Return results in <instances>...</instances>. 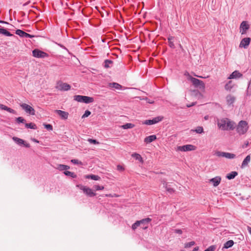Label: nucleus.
Here are the masks:
<instances>
[{
  "label": "nucleus",
  "instance_id": "0e129e2a",
  "mask_svg": "<svg viewBox=\"0 0 251 251\" xmlns=\"http://www.w3.org/2000/svg\"><path fill=\"white\" fill-rule=\"evenodd\" d=\"M209 117L208 116H206L204 117V119L207 120L208 119Z\"/></svg>",
  "mask_w": 251,
  "mask_h": 251
},
{
  "label": "nucleus",
  "instance_id": "6e6d98bb",
  "mask_svg": "<svg viewBox=\"0 0 251 251\" xmlns=\"http://www.w3.org/2000/svg\"><path fill=\"white\" fill-rule=\"evenodd\" d=\"M199 250V247H195L192 251H198Z\"/></svg>",
  "mask_w": 251,
  "mask_h": 251
},
{
  "label": "nucleus",
  "instance_id": "052dcab7",
  "mask_svg": "<svg viewBox=\"0 0 251 251\" xmlns=\"http://www.w3.org/2000/svg\"><path fill=\"white\" fill-rule=\"evenodd\" d=\"M122 127H124V129H126V128H130L132 126H122Z\"/></svg>",
  "mask_w": 251,
  "mask_h": 251
},
{
  "label": "nucleus",
  "instance_id": "09e8293b",
  "mask_svg": "<svg viewBox=\"0 0 251 251\" xmlns=\"http://www.w3.org/2000/svg\"><path fill=\"white\" fill-rule=\"evenodd\" d=\"M6 111H7L10 113H13V114H16V113L14 110H13V109H11L9 107H8L7 110H6Z\"/></svg>",
  "mask_w": 251,
  "mask_h": 251
},
{
  "label": "nucleus",
  "instance_id": "774afa93",
  "mask_svg": "<svg viewBox=\"0 0 251 251\" xmlns=\"http://www.w3.org/2000/svg\"><path fill=\"white\" fill-rule=\"evenodd\" d=\"M0 23H5V24H7V23H6V22H4V21H0Z\"/></svg>",
  "mask_w": 251,
  "mask_h": 251
},
{
  "label": "nucleus",
  "instance_id": "9b49d317",
  "mask_svg": "<svg viewBox=\"0 0 251 251\" xmlns=\"http://www.w3.org/2000/svg\"><path fill=\"white\" fill-rule=\"evenodd\" d=\"M235 124L233 121L227 118H223L218 121V126H233Z\"/></svg>",
  "mask_w": 251,
  "mask_h": 251
},
{
  "label": "nucleus",
  "instance_id": "a878e982",
  "mask_svg": "<svg viewBox=\"0 0 251 251\" xmlns=\"http://www.w3.org/2000/svg\"><path fill=\"white\" fill-rule=\"evenodd\" d=\"M191 96L195 98H198V99L202 98L203 97V96L201 93H200L199 92L196 91H194V92L192 93Z\"/></svg>",
  "mask_w": 251,
  "mask_h": 251
},
{
  "label": "nucleus",
  "instance_id": "c756f323",
  "mask_svg": "<svg viewBox=\"0 0 251 251\" xmlns=\"http://www.w3.org/2000/svg\"><path fill=\"white\" fill-rule=\"evenodd\" d=\"M234 242L232 240H229L226 242L225 244L224 248L225 249H228L233 245Z\"/></svg>",
  "mask_w": 251,
  "mask_h": 251
},
{
  "label": "nucleus",
  "instance_id": "f3484780",
  "mask_svg": "<svg viewBox=\"0 0 251 251\" xmlns=\"http://www.w3.org/2000/svg\"><path fill=\"white\" fill-rule=\"evenodd\" d=\"M221 178L220 176H216L209 180V182L211 183L214 187H217L220 183Z\"/></svg>",
  "mask_w": 251,
  "mask_h": 251
},
{
  "label": "nucleus",
  "instance_id": "0eeeda50",
  "mask_svg": "<svg viewBox=\"0 0 251 251\" xmlns=\"http://www.w3.org/2000/svg\"><path fill=\"white\" fill-rule=\"evenodd\" d=\"M78 187H79L80 189L83 191L84 193H85L87 196L90 197H93L96 195V194L94 193L93 191V190L89 187L83 185H78Z\"/></svg>",
  "mask_w": 251,
  "mask_h": 251
},
{
  "label": "nucleus",
  "instance_id": "c9c22d12",
  "mask_svg": "<svg viewBox=\"0 0 251 251\" xmlns=\"http://www.w3.org/2000/svg\"><path fill=\"white\" fill-rule=\"evenodd\" d=\"M191 131H193V132L195 131L197 133H201L203 132V128H202V126H198L196 129L191 130Z\"/></svg>",
  "mask_w": 251,
  "mask_h": 251
},
{
  "label": "nucleus",
  "instance_id": "6e6552de",
  "mask_svg": "<svg viewBox=\"0 0 251 251\" xmlns=\"http://www.w3.org/2000/svg\"><path fill=\"white\" fill-rule=\"evenodd\" d=\"M20 106L26 113L31 115H35V110L31 106L26 103H22L20 104Z\"/></svg>",
  "mask_w": 251,
  "mask_h": 251
},
{
  "label": "nucleus",
  "instance_id": "13d9d810",
  "mask_svg": "<svg viewBox=\"0 0 251 251\" xmlns=\"http://www.w3.org/2000/svg\"><path fill=\"white\" fill-rule=\"evenodd\" d=\"M105 196L107 197H113V195L110 194H106Z\"/></svg>",
  "mask_w": 251,
  "mask_h": 251
},
{
  "label": "nucleus",
  "instance_id": "2eb2a0df",
  "mask_svg": "<svg viewBox=\"0 0 251 251\" xmlns=\"http://www.w3.org/2000/svg\"><path fill=\"white\" fill-rule=\"evenodd\" d=\"M12 139L19 145L22 146L23 145L24 146L29 148L30 147L29 144L26 143L25 141L20 138H19L16 137H13L12 138Z\"/></svg>",
  "mask_w": 251,
  "mask_h": 251
},
{
  "label": "nucleus",
  "instance_id": "4be33fe9",
  "mask_svg": "<svg viewBox=\"0 0 251 251\" xmlns=\"http://www.w3.org/2000/svg\"><path fill=\"white\" fill-rule=\"evenodd\" d=\"M156 139V137L155 135H151V136H148L146 138H145L144 141L146 143L148 144V143H150L151 142L153 141Z\"/></svg>",
  "mask_w": 251,
  "mask_h": 251
},
{
  "label": "nucleus",
  "instance_id": "ddd939ff",
  "mask_svg": "<svg viewBox=\"0 0 251 251\" xmlns=\"http://www.w3.org/2000/svg\"><path fill=\"white\" fill-rule=\"evenodd\" d=\"M251 42V38L249 37H246L243 38L239 45L240 48H244V49H247L249 45H250Z\"/></svg>",
  "mask_w": 251,
  "mask_h": 251
},
{
  "label": "nucleus",
  "instance_id": "1a4fd4ad",
  "mask_svg": "<svg viewBox=\"0 0 251 251\" xmlns=\"http://www.w3.org/2000/svg\"><path fill=\"white\" fill-rule=\"evenodd\" d=\"M56 88L60 91H68L71 89V86L66 83L59 81L57 83Z\"/></svg>",
  "mask_w": 251,
  "mask_h": 251
},
{
  "label": "nucleus",
  "instance_id": "bb28decb",
  "mask_svg": "<svg viewBox=\"0 0 251 251\" xmlns=\"http://www.w3.org/2000/svg\"><path fill=\"white\" fill-rule=\"evenodd\" d=\"M238 174L236 172H231L230 173L227 175L226 178L228 179H231L234 178Z\"/></svg>",
  "mask_w": 251,
  "mask_h": 251
},
{
  "label": "nucleus",
  "instance_id": "412c9836",
  "mask_svg": "<svg viewBox=\"0 0 251 251\" xmlns=\"http://www.w3.org/2000/svg\"><path fill=\"white\" fill-rule=\"evenodd\" d=\"M242 74L237 71L233 72L228 77V79L236 78L240 77Z\"/></svg>",
  "mask_w": 251,
  "mask_h": 251
},
{
  "label": "nucleus",
  "instance_id": "b1692460",
  "mask_svg": "<svg viewBox=\"0 0 251 251\" xmlns=\"http://www.w3.org/2000/svg\"><path fill=\"white\" fill-rule=\"evenodd\" d=\"M234 85L232 83V81L230 80L226 83L225 86V88L227 91H230V90L233 88Z\"/></svg>",
  "mask_w": 251,
  "mask_h": 251
},
{
  "label": "nucleus",
  "instance_id": "4d7b16f0",
  "mask_svg": "<svg viewBox=\"0 0 251 251\" xmlns=\"http://www.w3.org/2000/svg\"><path fill=\"white\" fill-rule=\"evenodd\" d=\"M248 230L249 233L251 234V227L250 226H248Z\"/></svg>",
  "mask_w": 251,
  "mask_h": 251
},
{
  "label": "nucleus",
  "instance_id": "603ef678",
  "mask_svg": "<svg viewBox=\"0 0 251 251\" xmlns=\"http://www.w3.org/2000/svg\"><path fill=\"white\" fill-rule=\"evenodd\" d=\"M195 104H196V102H192V103L191 104H187V105H186V106H187V107H191V106H193V105H195Z\"/></svg>",
  "mask_w": 251,
  "mask_h": 251
},
{
  "label": "nucleus",
  "instance_id": "e2e57ef3",
  "mask_svg": "<svg viewBox=\"0 0 251 251\" xmlns=\"http://www.w3.org/2000/svg\"><path fill=\"white\" fill-rule=\"evenodd\" d=\"M125 126H133V125L131 124L127 123V124H126Z\"/></svg>",
  "mask_w": 251,
  "mask_h": 251
},
{
  "label": "nucleus",
  "instance_id": "7ed1b4c3",
  "mask_svg": "<svg viewBox=\"0 0 251 251\" xmlns=\"http://www.w3.org/2000/svg\"><path fill=\"white\" fill-rule=\"evenodd\" d=\"M222 129L223 130H232L235 127L236 130L239 134H243L246 133L248 130L247 126H222Z\"/></svg>",
  "mask_w": 251,
  "mask_h": 251
},
{
  "label": "nucleus",
  "instance_id": "37998d69",
  "mask_svg": "<svg viewBox=\"0 0 251 251\" xmlns=\"http://www.w3.org/2000/svg\"><path fill=\"white\" fill-rule=\"evenodd\" d=\"M215 249V247L214 246H211L208 247L207 249H206L204 251H214Z\"/></svg>",
  "mask_w": 251,
  "mask_h": 251
},
{
  "label": "nucleus",
  "instance_id": "49530a36",
  "mask_svg": "<svg viewBox=\"0 0 251 251\" xmlns=\"http://www.w3.org/2000/svg\"><path fill=\"white\" fill-rule=\"evenodd\" d=\"M117 169L118 171H121V172L124 171L125 170V168H124V167H123L122 166L120 165H118L117 166Z\"/></svg>",
  "mask_w": 251,
  "mask_h": 251
},
{
  "label": "nucleus",
  "instance_id": "423d86ee",
  "mask_svg": "<svg viewBox=\"0 0 251 251\" xmlns=\"http://www.w3.org/2000/svg\"><path fill=\"white\" fill-rule=\"evenodd\" d=\"M163 119V117L158 116L154 118L152 120H147L144 121L141 123L142 125H153L158 123L159 122L161 121Z\"/></svg>",
  "mask_w": 251,
  "mask_h": 251
},
{
  "label": "nucleus",
  "instance_id": "f704fd0d",
  "mask_svg": "<svg viewBox=\"0 0 251 251\" xmlns=\"http://www.w3.org/2000/svg\"><path fill=\"white\" fill-rule=\"evenodd\" d=\"M113 62L110 60H105L104 61V67L108 68L110 67V65L112 64Z\"/></svg>",
  "mask_w": 251,
  "mask_h": 251
},
{
  "label": "nucleus",
  "instance_id": "f03ea898",
  "mask_svg": "<svg viewBox=\"0 0 251 251\" xmlns=\"http://www.w3.org/2000/svg\"><path fill=\"white\" fill-rule=\"evenodd\" d=\"M74 100L79 102L89 103L94 101V99L85 96L75 95L74 97Z\"/></svg>",
  "mask_w": 251,
  "mask_h": 251
},
{
  "label": "nucleus",
  "instance_id": "de8ad7c7",
  "mask_svg": "<svg viewBox=\"0 0 251 251\" xmlns=\"http://www.w3.org/2000/svg\"><path fill=\"white\" fill-rule=\"evenodd\" d=\"M247 123L245 121H241L239 122L238 126H247Z\"/></svg>",
  "mask_w": 251,
  "mask_h": 251
},
{
  "label": "nucleus",
  "instance_id": "20e7f679",
  "mask_svg": "<svg viewBox=\"0 0 251 251\" xmlns=\"http://www.w3.org/2000/svg\"><path fill=\"white\" fill-rule=\"evenodd\" d=\"M197 149L196 147L193 145H186L182 146H177L176 150L180 151H195Z\"/></svg>",
  "mask_w": 251,
  "mask_h": 251
},
{
  "label": "nucleus",
  "instance_id": "a211bd4d",
  "mask_svg": "<svg viewBox=\"0 0 251 251\" xmlns=\"http://www.w3.org/2000/svg\"><path fill=\"white\" fill-rule=\"evenodd\" d=\"M235 99V97L234 96L231 95H228L226 97V100L227 104L228 105L232 104L234 102Z\"/></svg>",
  "mask_w": 251,
  "mask_h": 251
},
{
  "label": "nucleus",
  "instance_id": "ea45409f",
  "mask_svg": "<svg viewBox=\"0 0 251 251\" xmlns=\"http://www.w3.org/2000/svg\"><path fill=\"white\" fill-rule=\"evenodd\" d=\"M88 141L90 143V144H99L100 143L97 141L96 140H95V139H88Z\"/></svg>",
  "mask_w": 251,
  "mask_h": 251
},
{
  "label": "nucleus",
  "instance_id": "8fccbe9b",
  "mask_svg": "<svg viewBox=\"0 0 251 251\" xmlns=\"http://www.w3.org/2000/svg\"><path fill=\"white\" fill-rule=\"evenodd\" d=\"M8 107L6 106V105H4L2 104H0V108L2 110H7Z\"/></svg>",
  "mask_w": 251,
  "mask_h": 251
},
{
  "label": "nucleus",
  "instance_id": "9d476101",
  "mask_svg": "<svg viewBox=\"0 0 251 251\" xmlns=\"http://www.w3.org/2000/svg\"><path fill=\"white\" fill-rule=\"evenodd\" d=\"M151 221V219L149 218L144 219L140 221H137L132 225V229L135 230L138 226H139L141 224H149Z\"/></svg>",
  "mask_w": 251,
  "mask_h": 251
},
{
  "label": "nucleus",
  "instance_id": "5fc2aeb1",
  "mask_svg": "<svg viewBox=\"0 0 251 251\" xmlns=\"http://www.w3.org/2000/svg\"><path fill=\"white\" fill-rule=\"evenodd\" d=\"M31 140H32V141L34 142H36V143H39V141H38L37 140H36V139H34V138H32V139H31Z\"/></svg>",
  "mask_w": 251,
  "mask_h": 251
},
{
  "label": "nucleus",
  "instance_id": "79ce46f5",
  "mask_svg": "<svg viewBox=\"0 0 251 251\" xmlns=\"http://www.w3.org/2000/svg\"><path fill=\"white\" fill-rule=\"evenodd\" d=\"M91 114V112L89 110H86L84 114L82 115V118H84L88 117Z\"/></svg>",
  "mask_w": 251,
  "mask_h": 251
},
{
  "label": "nucleus",
  "instance_id": "5701e85b",
  "mask_svg": "<svg viewBox=\"0 0 251 251\" xmlns=\"http://www.w3.org/2000/svg\"><path fill=\"white\" fill-rule=\"evenodd\" d=\"M59 171H63L67 170L70 169V167L68 165H63V164H59L57 165L56 168Z\"/></svg>",
  "mask_w": 251,
  "mask_h": 251
},
{
  "label": "nucleus",
  "instance_id": "c03bdc74",
  "mask_svg": "<svg viewBox=\"0 0 251 251\" xmlns=\"http://www.w3.org/2000/svg\"><path fill=\"white\" fill-rule=\"evenodd\" d=\"M148 224H141L140 226L143 229H146L148 227Z\"/></svg>",
  "mask_w": 251,
  "mask_h": 251
},
{
  "label": "nucleus",
  "instance_id": "a19ab883",
  "mask_svg": "<svg viewBox=\"0 0 251 251\" xmlns=\"http://www.w3.org/2000/svg\"><path fill=\"white\" fill-rule=\"evenodd\" d=\"M94 188H95V190L98 191V190H101L104 189V187L103 186H100L98 185H95L94 186Z\"/></svg>",
  "mask_w": 251,
  "mask_h": 251
},
{
  "label": "nucleus",
  "instance_id": "680f3d73",
  "mask_svg": "<svg viewBox=\"0 0 251 251\" xmlns=\"http://www.w3.org/2000/svg\"><path fill=\"white\" fill-rule=\"evenodd\" d=\"M113 195V197H119V195L116 194H114Z\"/></svg>",
  "mask_w": 251,
  "mask_h": 251
},
{
  "label": "nucleus",
  "instance_id": "7c9ffc66",
  "mask_svg": "<svg viewBox=\"0 0 251 251\" xmlns=\"http://www.w3.org/2000/svg\"><path fill=\"white\" fill-rule=\"evenodd\" d=\"M0 34H3L7 36H11L12 34L4 28H0Z\"/></svg>",
  "mask_w": 251,
  "mask_h": 251
},
{
  "label": "nucleus",
  "instance_id": "dca6fc26",
  "mask_svg": "<svg viewBox=\"0 0 251 251\" xmlns=\"http://www.w3.org/2000/svg\"><path fill=\"white\" fill-rule=\"evenodd\" d=\"M16 33L21 37L32 38L34 37L33 35L27 33L20 29H17L16 31Z\"/></svg>",
  "mask_w": 251,
  "mask_h": 251
},
{
  "label": "nucleus",
  "instance_id": "aec40b11",
  "mask_svg": "<svg viewBox=\"0 0 251 251\" xmlns=\"http://www.w3.org/2000/svg\"><path fill=\"white\" fill-rule=\"evenodd\" d=\"M163 187L169 193L172 194L174 192V190L171 187V185L166 182H163Z\"/></svg>",
  "mask_w": 251,
  "mask_h": 251
},
{
  "label": "nucleus",
  "instance_id": "4c0bfd02",
  "mask_svg": "<svg viewBox=\"0 0 251 251\" xmlns=\"http://www.w3.org/2000/svg\"><path fill=\"white\" fill-rule=\"evenodd\" d=\"M16 121L18 124L20 123L25 124V120L23 118L20 117L16 118Z\"/></svg>",
  "mask_w": 251,
  "mask_h": 251
},
{
  "label": "nucleus",
  "instance_id": "69168bd1",
  "mask_svg": "<svg viewBox=\"0 0 251 251\" xmlns=\"http://www.w3.org/2000/svg\"><path fill=\"white\" fill-rule=\"evenodd\" d=\"M28 127H29L30 128H31V129H36L35 128V126H27Z\"/></svg>",
  "mask_w": 251,
  "mask_h": 251
},
{
  "label": "nucleus",
  "instance_id": "f8f14e48",
  "mask_svg": "<svg viewBox=\"0 0 251 251\" xmlns=\"http://www.w3.org/2000/svg\"><path fill=\"white\" fill-rule=\"evenodd\" d=\"M33 56L37 58H44L48 56V54L41 50L36 49L32 51Z\"/></svg>",
  "mask_w": 251,
  "mask_h": 251
},
{
  "label": "nucleus",
  "instance_id": "58836bf2",
  "mask_svg": "<svg viewBox=\"0 0 251 251\" xmlns=\"http://www.w3.org/2000/svg\"><path fill=\"white\" fill-rule=\"evenodd\" d=\"M195 243L194 241H191L190 242L185 244L184 247L186 248H188L191 247L192 246L195 245Z\"/></svg>",
  "mask_w": 251,
  "mask_h": 251
},
{
  "label": "nucleus",
  "instance_id": "f257e3e1",
  "mask_svg": "<svg viewBox=\"0 0 251 251\" xmlns=\"http://www.w3.org/2000/svg\"><path fill=\"white\" fill-rule=\"evenodd\" d=\"M185 75H186L188 76V79L191 81L193 85L195 87L198 88L202 90H204L205 84L202 81H201L200 79H198L197 78L193 77L192 76L190 75H189V74H188L187 75H186L185 74Z\"/></svg>",
  "mask_w": 251,
  "mask_h": 251
},
{
  "label": "nucleus",
  "instance_id": "a18cd8bd",
  "mask_svg": "<svg viewBox=\"0 0 251 251\" xmlns=\"http://www.w3.org/2000/svg\"><path fill=\"white\" fill-rule=\"evenodd\" d=\"M71 161V162H72L73 163L75 164H81V162L79 161L77 159H72Z\"/></svg>",
  "mask_w": 251,
  "mask_h": 251
},
{
  "label": "nucleus",
  "instance_id": "6ab92c4d",
  "mask_svg": "<svg viewBox=\"0 0 251 251\" xmlns=\"http://www.w3.org/2000/svg\"><path fill=\"white\" fill-rule=\"evenodd\" d=\"M251 155H247L246 158L244 159L242 163L241 167L242 168H244L245 167L247 166L248 165V164L251 161Z\"/></svg>",
  "mask_w": 251,
  "mask_h": 251
},
{
  "label": "nucleus",
  "instance_id": "393cba45",
  "mask_svg": "<svg viewBox=\"0 0 251 251\" xmlns=\"http://www.w3.org/2000/svg\"><path fill=\"white\" fill-rule=\"evenodd\" d=\"M224 157L227 159H234L236 157V155L234 153L225 152Z\"/></svg>",
  "mask_w": 251,
  "mask_h": 251
},
{
  "label": "nucleus",
  "instance_id": "473e14b6",
  "mask_svg": "<svg viewBox=\"0 0 251 251\" xmlns=\"http://www.w3.org/2000/svg\"><path fill=\"white\" fill-rule=\"evenodd\" d=\"M64 174L67 176H71L72 177L75 178L76 177V175L73 172L68 171H65L64 172Z\"/></svg>",
  "mask_w": 251,
  "mask_h": 251
},
{
  "label": "nucleus",
  "instance_id": "72a5a7b5",
  "mask_svg": "<svg viewBox=\"0 0 251 251\" xmlns=\"http://www.w3.org/2000/svg\"><path fill=\"white\" fill-rule=\"evenodd\" d=\"M173 39H174V37L172 36L169 37L168 38L169 45L171 48H175V45L172 41Z\"/></svg>",
  "mask_w": 251,
  "mask_h": 251
},
{
  "label": "nucleus",
  "instance_id": "bf43d9fd",
  "mask_svg": "<svg viewBox=\"0 0 251 251\" xmlns=\"http://www.w3.org/2000/svg\"><path fill=\"white\" fill-rule=\"evenodd\" d=\"M25 126H34V125L32 123H29V124H25Z\"/></svg>",
  "mask_w": 251,
  "mask_h": 251
},
{
  "label": "nucleus",
  "instance_id": "cd10ccee",
  "mask_svg": "<svg viewBox=\"0 0 251 251\" xmlns=\"http://www.w3.org/2000/svg\"><path fill=\"white\" fill-rule=\"evenodd\" d=\"M85 177L86 178H91L95 180H99L100 179V177L99 176L94 175H87Z\"/></svg>",
  "mask_w": 251,
  "mask_h": 251
},
{
  "label": "nucleus",
  "instance_id": "4468645a",
  "mask_svg": "<svg viewBox=\"0 0 251 251\" xmlns=\"http://www.w3.org/2000/svg\"><path fill=\"white\" fill-rule=\"evenodd\" d=\"M54 112L63 120H66L68 117L69 113L66 111L60 110H55Z\"/></svg>",
  "mask_w": 251,
  "mask_h": 251
},
{
  "label": "nucleus",
  "instance_id": "3c124183",
  "mask_svg": "<svg viewBox=\"0 0 251 251\" xmlns=\"http://www.w3.org/2000/svg\"><path fill=\"white\" fill-rule=\"evenodd\" d=\"M175 232L180 234L182 233V231L181 229H175Z\"/></svg>",
  "mask_w": 251,
  "mask_h": 251
},
{
  "label": "nucleus",
  "instance_id": "39448f33",
  "mask_svg": "<svg viewBox=\"0 0 251 251\" xmlns=\"http://www.w3.org/2000/svg\"><path fill=\"white\" fill-rule=\"evenodd\" d=\"M250 27V25L248 21H243L240 25V33L241 35H244L247 33V31Z\"/></svg>",
  "mask_w": 251,
  "mask_h": 251
},
{
  "label": "nucleus",
  "instance_id": "338daca9",
  "mask_svg": "<svg viewBox=\"0 0 251 251\" xmlns=\"http://www.w3.org/2000/svg\"><path fill=\"white\" fill-rule=\"evenodd\" d=\"M195 76L198 77H201V78H206V77H202V76H199V75H195Z\"/></svg>",
  "mask_w": 251,
  "mask_h": 251
},
{
  "label": "nucleus",
  "instance_id": "2f4dec72",
  "mask_svg": "<svg viewBox=\"0 0 251 251\" xmlns=\"http://www.w3.org/2000/svg\"><path fill=\"white\" fill-rule=\"evenodd\" d=\"M109 86L110 87H112L113 88H114L116 89H120L122 87V86L121 85H120L118 83H110L109 84Z\"/></svg>",
  "mask_w": 251,
  "mask_h": 251
},
{
  "label": "nucleus",
  "instance_id": "c85d7f7f",
  "mask_svg": "<svg viewBox=\"0 0 251 251\" xmlns=\"http://www.w3.org/2000/svg\"><path fill=\"white\" fill-rule=\"evenodd\" d=\"M131 156L134 157L136 160H139L141 162H143V160L141 156L137 153H133Z\"/></svg>",
  "mask_w": 251,
  "mask_h": 251
},
{
  "label": "nucleus",
  "instance_id": "e433bc0d",
  "mask_svg": "<svg viewBox=\"0 0 251 251\" xmlns=\"http://www.w3.org/2000/svg\"><path fill=\"white\" fill-rule=\"evenodd\" d=\"M215 155L218 157H224L225 152L220 151H216L215 153Z\"/></svg>",
  "mask_w": 251,
  "mask_h": 251
},
{
  "label": "nucleus",
  "instance_id": "864d4df0",
  "mask_svg": "<svg viewBox=\"0 0 251 251\" xmlns=\"http://www.w3.org/2000/svg\"><path fill=\"white\" fill-rule=\"evenodd\" d=\"M45 127L48 130H52V126H45Z\"/></svg>",
  "mask_w": 251,
  "mask_h": 251
}]
</instances>
